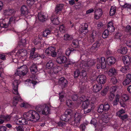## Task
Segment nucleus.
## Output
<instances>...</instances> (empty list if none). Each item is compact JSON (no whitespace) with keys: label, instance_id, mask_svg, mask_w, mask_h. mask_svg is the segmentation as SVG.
Wrapping results in <instances>:
<instances>
[{"label":"nucleus","instance_id":"obj_58","mask_svg":"<svg viewBox=\"0 0 131 131\" xmlns=\"http://www.w3.org/2000/svg\"><path fill=\"white\" fill-rule=\"evenodd\" d=\"M73 50V49H71L70 48L67 49L66 51V55L67 56H69L71 53V52Z\"/></svg>","mask_w":131,"mask_h":131},{"label":"nucleus","instance_id":"obj_1","mask_svg":"<svg viewBox=\"0 0 131 131\" xmlns=\"http://www.w3.org/2000/svg\"><path fill=\"white\" fill-rule=\"evenodd\" d=\"M24 118H26L27 120L33 122H37L39 119V114L36 111L30 110L27 112L23 114Z\"/></svg>","mask_w":131,"mask_h":131},{"label":"nucleus","instance_id":"obj_30","mask_svg":"<svg viewBox=\"0 0 131 131\" xmlns=\"http://www.w3.org/2000/svg\"><path fill=\"white\" fill-rule=\"evenodd\" d=\"M122 7L127 10L129 14H131V5L126 3L123 5H121Z\"/></svg>","mask_w":131,"mask_h":131},{"label":"nucleus","instance_id":"obj_2","mask_svg":"<svg viewBox=\"0 0 131 131\" xmlns=\"http://www.w3.org/2000/svg\"><path fill=\"white\" fill-rule=\"evenodd\" d=\"M9 18L8 22H6L7 19H1L0 21H2V23H0V25L1 27L2 28H6L11 23H14L16 21H17L19 20L17 19V17L16 15H14L8 17Z\"/></svg>","mask_w":131,"mask_h":131},{"label":"nucleus","instance_id":"obj_50","mask_svg":"<svg viewBox=\"0 0 131 131\" xmlns=\"http://www.w3.org/2000/svg\"><path fill=\"white\" fill-rule=\"evenodd\" d=\"M100 41H97L94 43L93 45L91 48L93 49H94L96 48L99 47L100 45Z\"/></svg>","mask_w":131,"mask_h":131},{"label":"nucleus","instance_id":"obj_55","mask_svg":"<svg viewBox=\"0 0 131 131\" xmlns=\"http://www.w3.org/2000/svg\"><path fill=\"white\" fill-rule=\"evenodd\" d=\"M11 116L9 115H3L2 118H3L5 121H8L10 120Z\"/></svg>","mask_w":131,"mask_h":131},{"label":"nucleus","instance_id":"obj_36","mask_svg":"<svg viewBox=\"0 0 131 131\" xmlns=\"http://www.w3.org/2000/svg\"><path fill=\"white\" fill-rule=\"evenodd\" d=\"M30 70L31 72L33 74L35 73L37 71V69L36 65L34 64L30 68Z\"/></svg>","mask_w":131,"mask_h":131},{"label":"nucleus","instance_id":"obj_21","mask_svg":"<svg viewBox=\"0 0 131 131\" xmlns=\"http://www.w3.org/2000/svg\"><path fill=\"white\" fill-rule=\"evenodd\" d=\"M50 112L49 108L46 105L43 106L40 114L47 115Z\"/></svg>","mask_w":131,"mask_h":131},{"label":"nucleus","instance_id":"obj_40","mask_svg":"<svg viewBox=\"0 0 131 131\" xmlns=\"http://www.w3.org/2000/svg\"><path fill=\"white\" fill-rule=\"evenodd\" d=\"M87 99L86 97L84 96L83 95L78 99L77 102L79 104H80L81 102H84V101L87 100Z\"/></svg>","mask_w":131,"mask_h":131},{"label":"nucleus","instance_id":"obj_7","mask_svg":"<svg viewBox=\"0 0 131 131\" xmlns=\"http://www.w3.org/2000/svg\"><path fill=\"white\" fill-rule=\"evenodd\" d=\"M94 102H90L88 99L83 102L82 107L84 109V113H88L91 111L92 109L94 107Z\"/></svg>","mask_w":131,"mask_h":131},{"label":"nucleus","instance_id":"obj_56","mask_svg":"<svg viewBox=\"0 0 131 131\" xmlns=\"http://www.w3.org/2000/svg\"><path fill=\"white\" fill-rule=\"evenodd\" d=\"M117 89V87L116 86H112L110 89V91L111 93L115 92Z\"/></svg>","mask_w":131,"mask_h":131},{"label":"nucleus","instance_id":"obj_61","mask_svg":"<svg viewBox=\"0 0 131 131\" xmlns=\"http://www.w3.org/2000/svg\"><path fill=\"white\" fill-rule=\"evenodd\" d=\"M111 81L114 84H116L117 82V80L115 77L112 78L111 79Z\"/></svg>","mask_w":131,"mask_h":131},{"label":"nucleus","instance_id":"obj_3","mask_svg":"<svg viewBox=\"0 0 131 131\" xmlns=\"http://www.w3.org/2000/svg\"><path fill=\"white\" fill-rule=\"evenodd\" d=\"M72 111L73 113L71 116L70 118H72V120L70 124L75 126H77L79 125L82 115L80 113H75L74 111L73 110Z\"/></svg>","mask_w":131,"mask_h":131},{"label":"nucleus","instance_id":"obj_39","mask_svg":"<svg viewBox=\"0 0 131 131\" xmlns=\"http://www.w3.org/2000/svg\"><path fill=\"white\" fill-rule=\"evenodd\" d=\"M116 73V69L114 68H112L110 69L108 72V74L110 76H112Z\"/></svg>","mask_w":131,"mask_h":131},{"label":"nucleus","instance_id":"obj_52","mask_svg":"<svg viewBox=\"0 0 131 131\" xmlns=\"http://www.w3.org/2000/svg\"><path fill=\"white\" fill-rule=\"evenodd\" d=\"M72 45L74 48H77L79 45V41L77 40H73L72 42Z\"/></svg>","mask_w":131,"mask_h":131},{"label":"nucleus","instance_id":"obj_59","mask_svg":"<svg viewBox=\"0 0 131 131\" xmlns=\"http://www.w3.org/2000/svg\"><path fill=\"white\" fill-rule=\"evenodd\" d=\"M52 29L51 28H46L43 31V33H50L52 31Z\"/></svg>","mask_w":131,"mask_h":131},{"label":"nucleus","instance_id":"obj_62","mask_svg":"<svg viewBox=\"0 0 131 131\" xmlns=\"http://www.w3.org/2000/svg\"><path fill=\"white\" fill-rule=\"evenodd\" d=\"M131 81L126 79L123 82V84L124 85H126L129 84Z\"/></svg>","mask_w":131,"mask_h":131},{"label":"nucleus","instance_id":"obj_24","mask_svg":"<svg viewBox=\"0 0 131 131\" xmlns=\"http://www.w3.org/2000/svg\"><path fill=\"white\" fill-rule=\"evenodd\" d=\"M122 59L124 64H127V65L130 64L131 61V57L127 56L123 57Z\"/></svg>","mask_w":131,"mask_h":131},{"label":"nucleus","instance_id":"obj_16","mask_svg":"<svg viewBox=\"0 0 131 131\" xmlns=\"http://www.w3.org/2000/svg\"><path fill=\"white\" fill-rule=\"evenodd\" d=\"M98 81L100 83V84H104L106 81V78L104 75H100L98 76L97 78Z\"/></svg>","mask_w":131,"mask_h":131},{"label":"nucleus","instance_id":"obj_45","mask_svg":"<svg viewBox=\"0 0 131 131\" xmlns=\"http://www.w3.org/2000/svg\"><path fill=\"white\" fill-rule=\"evenodd\" d=\"M106 115V114H103L104 117L102 119V121L103 122L107 123L109 122V118L110 117V115L107 116Z\"/></svg>","mask_w":131,"mask_h":131},{"label":"nucleus","instance_id":"obj_53","mask_svg":"<svg viewBox=\"0 0 131 131\" xmlns=\"http://www.w3.org/2000/svg\"><path fill=\"white\" fill-rule=\"evenodd\" d=\"M38 0H27V5L30 6L32 5L34 2L36 1H37Z\"/></svg>","mask_w":131,"mask_h":131},{"label":"nucleus","instance_id":"obj_42","mask_svg":"<svg viewBox=\"0 0 131 131\" xmlns=\"http://www.w3.org/2000/svg\"><path fill=\"white\" fill-rule=\"evenodd\" d=\"M54 65L53 61L52 60H49L47 63L46 65V67L48 69L51 68Z\"/></svg>","mask_w":131,"mask_h":131},{"label":"nucleus","instance_id":"obj_41","mask_svg":"<svg viewBox=\"0 0 131 131\" xmlns=\"http://www.w3.org/2000/svg\"><path fill=\"white\" fill-rule=\"evenodd\" d=\"M26 41L25 39H23L19 41L18 43V45L23 47L25 46L26 44Z\"/></svg>","mask_w":131,"mask_h":131},{"label":"nucleus","instance_id":"obj_38","mask_svg":"<svg viewBox=\"0 0 131 131\" xmlns=\"http://www.w3.org/2000/svg\"><path fill=\"white\" fill-rule=\"evenodd\" d=\"M54 50V48L52 47H51L47 49L45 51V53L49 55H50L51 53V52L53 51Z\"/></svg>","mask_w":131,"mask_h":131},{"label":"nucleus","instance_id":"obj_25","mask_svg":"<svg viewBox=\"0 0 131 131\" xmlns=\"http://www.w3.org/2000/svg\"><path fill=\"white\" fill-rule=\"evenodd\" d=\"M16 95H17L18 96L14 97L13 98V105L15 106L16 105L18 101H19L21 102L23 100L19 93L18 94H17Z\"/></svg>","mask_w":131,"mask_h":131},{"label":"nucleus","instance_id":"obj_5","mask_svg":"<svg viewBox=\"0 0 131 131\" xmlns=\"http://www.w3.org/2000/svg\"><path fill=\"white\" fill-rule=\"evenodd\" d=\"M73 113L72 110L70 109L66 110L64 114L62 115L60 117L61 119L63 121L68 122L70 124L72 120V118H70L71 116Z\"/></svg>","mask_w":131,"mask_h":131},{"label":"nucleus","instance_id":"obj_19","mask_svg":"<svg viewBox=\"0 0 131 131\" xmlns=\"http://www.w3.org/2000/svg\"><path fill=\"white\" fill-rule=\"evenodd\" d=\"M67 61V58L65 56H61L57 58L56 59L57 62L59 64L64 63Z\"/></svg>","mask_w":131,"mask_h":131},{"label":"nucleus","instance_id":"obj_47","mask_svg":"<svg viewBox=\"0 0 131 131\" xmlns=\"http://www.w3.org/2000/svg\"><path fill=\"white\" fill-rule=\"evenodd\" d=\"M120 97V96L118 94H117L116 95L115 99L113 102L114 105H116L117 104Z\"/></svg>","mask_w":131,"mask_h":131},{"label":"nucleus","instance_id":"obj_49","mask_svg":"<svg viewBox=\"0 0 131 131\" xmlns=\"http://www.w3.org/2000/svg\"><path fill=\"white\" fill-rule=\"evenodd\" d=\"M116 8L115 6H112L110 9V15L111 16L114 15L116 12Z\"/></svg>","mask_w":131,"mask_h":131},{"label":"nucleus","instance_id":"obj_43","mask_svg":"<svg viewBox=\"0 0 131 131\" xmlns=\"http://www.w3.org/2000/svg\"><path fill=\"white\" fill-rule=\"evenodd\" d=\"M109 87L107 86L105 87L104 89L101 91V94L103 96H104L106 95L107 92L108 91Z\"/></svg>","mask_w":131,"mask_h":131},{"label":"nucleus","instance_id":"obj_23","mask_svg":"<svg viewBox=\"0 0 131 131\" xmlns=\"http://www.w3.org/2000/svg\"><path fill=\"white\" fill-rule=\"evenodd\" d=\"M39 20L40 21L43 22L47 19L48 17V15L47 14L44 15L43 13L41 12L39 13L38 15Z\"/></svg>","mask_w":131,"mask_h":131},{"label":"nucleus","instance_id":"obj_20","mask_svg":"<svg viewBox=\"0 0 131 131\" xmlns=\"http://www.w3.org/2000/svg\"><path fill=\"white\" fill-rule=\"evenodd\" d=\"M50 19L52 23L54 25H58L60 23L58 18H57L56 16L54 15V14L52 15Z\"/></svg>","mask_w":131,"mask_h":131},{"label":"nucleus","instance_id":"obj_33","mask_svg":"<svg viewBox=\"0 0 131 131\" xmlns=\"http://www.w3.org/2000/svg\"><path fill=\"white\" fill-rule=\"evenodd\" d=\"M84 69L82 70L81 73L80 74V76L81 77H82L83 79L85 80L87 79V78L86 76V71L88 70L86 69H85L84 68H83Z\"/></svg>","mask_w":131,"mask_h":131},{"label":"nucleus","instance_id":"obj_17","mask_svg":"<svg viewBox=\"0 0 131 131\" xmlns=\"http://www.w3.org/2000/svg\"><path fill=\"white\" fill-rule=\"evenodd\" d=\"M28 121L24 118H20L18 119L16 121V124L25 125L27 124Z\"/></svg>","mask_w":131,"mask_h":131},{"label":"nucleus","instance_id":"obj_44","mask_svg":"<svg viewBox=\"0 0 131 131\" xmlns=\"http://www.w3.org/2000/svg\"><path fill=\"white\" fill-rule=\"evenodd\" d=\"M72 36L68 33L65 34L64 35V39L65 40H70L72 39Z\"/></svg>","mask_w":131,"mask_h":131},{"label":"nucleus","instance_id":"obj_46","mask_svg":"<svg viewBox=\"0 0 131 131\" xmlns=\"http://www.w3.org/2000/svg\"><path fill=\"white\" fill-rule=\"evenodd\" d=\"M53 70L54 73H57L59 72L61 70L62 68L59 66H56L53 68Z\"/></svg>","mask_w":131,"mask_h":131},{"label":"nucleus","instance_id":"obj_26","mask_svg":"<svg viewBox=\"0 0 131 131\" xmlns=\"http://www.w3.org/2000/svg\"><path fill=\"white\" fill-rule=\"evenodd\" d=\"M116 59L114 57H108L107 59V64L109 65L113 64L116 62Z\"/></svg>","mask_w":131,"mask_h":131},{"label":"nucleus","instance_id":"obj_10","mask_svg":"<svg viewBox=\"0 0 131 131\" xmlns=\"http://www.w3.org/2000/svg\"><path fill=\"white\" fill-rule=\"evenodd\" d=\"M97 69L101 68L102 69L105 68L106 67V63L105 59L104 57H102L100 59L97 60Z\"/></svg>","mask_w":131,"mask_h":131},{"label":"nucleus","instance_id":"obj_22","mask_svg":"<svg viewBox=\"0 0 131 131\" xmlns=\"http://www.w3.org/2000/svg\"><path fill=\"white\" fill-rule=\"evenodd\" d=\"M102 88V84H101L98 83L93 85V90L95 93H97L100 91Z\"/></svg>","mask_w":131,"mask_h":131},{"label":"nucleus","instance_id":"obj_15","mask_svg":"<svg viewBox=\"0 0 131 131\" xmlns=\"http://www.w3.org/2000/svg\"><path fill=\"white\" fill-rule=\"evenodd\" d=\"M102 14V10L101 9H97L95 12L94 18L96 20L99 19L101 16Z\"/></svg>","mask_w":131,"mask_h":131},{"label":"nucleus","instance_id":"obj_54","mask_svg":"<svg viewBox=\"0 0 131 131\" xmlns=\"http://www.w3.org/2000/svg\"><path fill=\"white\" fill-rule=\"evenodd\" d=\"M43 107V106L38 105L36 106L35 107V109L40 114L41 113V112L42 111Z\"/></svg>","mask_w":131,"mask_h":131},{"label":"nucleus","instance_id":"obj_6","mask_svg":"<svg viewBox=\"0 0 131 131\" xmlns=\"http://www.w3.org/2000/svg\"><path fill=\"white\" fill-rule=\"evenodd\" d=\"M16 48L14 49L12 51L8 53L9 55L11 56L13 59H14L15 57L16 58L17 57H19L20 58V57H23L26 56L27 54V52L26 50L22 49L19 50L16 53V54H14V53H15L16 51Z\"/></svg>","mask_w":131,"mask_h":131},{"label":"nucleus","instance_id":"obj_32","mask_svg":"<svg viewBox=\"0 0 131 131\" xmlns=\"http://www.w3.org/2000/svg\"><path fill=\"white\" fill-rule=\"evenodd\" d=\"M67 30V29L64 27V25H62L60 26L59 28V30H57L55 33H58L59 32H64Z\"/></svg>","mask_w":131,"mask_h":131},{"label":"nucleus","instance_id":"obj_14","mask_svg":"<svg viewBox=\"0 0 131 131\" xmlns=\"http://www.w3.org/2000/svg\"><path fill=\"white\" fill-rule=\"evenodd\" d=\"M20 11L21 15L24 16L26 17H27V15L29 13L27 7L25 5H23L21 7Z\"/></svg>","mask_w":131,"mask_h":131},{"label":"nucleus","instance_id":"obj_37","mask_svg":"<svg viewBox=\"0 0 131 131\" xmlns=\"http://www.w3.org/2000/svg\"><path fill=\"white\" fill-rule=\"evenodd\" d=\"M115 30V28L113 26H110L107 27V29L105 30L104 33L112 32H113Z\"/></svg>","mask_w":131,"mask_h":131},{"label":"nucleus","instance_id":"obj_8","mask_svg":"<svg viewBox=\"0 0 131 131\" xmlns=\"http://www.w3.org/2000/svg\"><path fill=\"white\" fill-rule=\"evenodd\" d=\"M27 72L28 69L27 66L26 65H23L18 67L15 74L20 77L23 76L25 75Z\"/></svg>","mask_w":131,"mask_h":131},{"label":"nucleus","instance_id":"obj_48","mask_svg":"<svg viewBox=\"0 0 131 131\" xmlns=\"http://www.w3.org/2000/svg\"><path fill=\"white\" fill-rule=\"evenodd\" d=\"M120 97V98L124 101L128 100L129 98V96L126 94L122 95Z\"/></svg>","mask_w":131,"mask_h":131},{"label":"nucleus","instance_id":"obj_51","mask_svg":"<svg viewBox=\"0 0 131 131\" xmlns=\"http://www.w3.org/2000/svg\"><path fill=\"white\" fill-rule=\"evenodd\" d=\"M125 111L123 109H122L117 112L116 113V114L117 116L120 118L122 116V114L125 113Z\"/></svg>","mask_w":131,"mask_h":131},{"label":"nucleus","instance_id":"obj_34","mask_svg":"<svg viewBox=\"0 0 131 131\" xmlns=\"http://www.w3.org/2000/svg\"><path fill=\"white\" fill-rule=\"evenodd\" d=\"M129 69V66L127 65H125L124 66L121 68L120 71L123 73H125L127 72Z\"/></svg>","mask_w":131,"mask_h":131},{"label":"nucleus","instance_id":"obj_11","mask_svg":"<svg viewBox=\"0 0 131 131\" xmlns=\"http://www.w3.org/2000/svg\"><path fill=\"white\" fill-rule=\"evenodd\" d=\"M20 83V81L17 80H16L15 78L14 79L13 81V92L15 94H18V85Z\"/></svg>","mask_w":131,"mask_h":131},{"label":"nucleus","instance_id":"obj_12","mask_svg":"<svg viewBox=\"0 0 131 131\" xmlns=\"http://www.w3.org/2000/svg\"><path fill=\"white\" fill-rule=\"evenodd\" d=\"M58 81V84L62 88L66 86L67 83V80L63 77H62L60 78L59 80L56 79L54 81L55 83L56 84L58 83L57 82Z\"/></svg>","mask_w":131,"mask_h":131},{"label":"nucleus","instance_id":"obj_27","mask_svg":"<svg viewBox=\"0 0 131 131\" xmlns=\"http://www.w3.org/2000/svg\"><path fill=\"white\" fill-rule=\"evenodd\" d=\"M64 5L62 4H57L55 8V12L57 14L59 13L62 10L64 7Z\"/></svg>","mask_w":131,"mask_h":131},{"label":"nucleus","instance_id":"obj_57","mask_svg":"<svg viewBox=\"0 0 131 131\" xmlns=\"http://www.w3.org/2000/svg\"><path fill=\"white\" fill-rule=\"evenodd\" d=\"M80 75V71L79 70H77L74 72V77L75 78H77Z\"/></svg>","mask_w":131,"mask_h":131},{"label":"nucleus","instance_id":"obj_63","mask_svg":"<svg viewBox=\"0 0 131 131\" xmlns=\"http://www.w3.org/2000/svg\"><path fill=\"white\" fill-rule=\"evenodd\" d=\"M78 97V96L77 95L74 94L72 96V99L73 101H77Z\"/></svg>","mask_w":131,"mask_h":131},{"label":"nucleus","instance_id":"obj_18","mask_svg":"<svg viewBox=\"0 0 131 131\" xmlns=\"http://www.w3.org/2000/svg\"><path fill=\"white\" fill-rule=\"evenodd\" d=\"M88 25L86 23H83L80 27L79 30L81 33L85 32L87 33L88 32L87 28Z\"/></svg>","mask_w":131,"mask_h":131},{"label":"nucleus","instance_id":"obj_64","mask_svg":"<svg viewBox=\"0 0 131 131\" xmlns=\"http://www.w3.org/2000/svg\"><path fill=\"white\" fill-rule=\"evenodd\" d=\"M91 124L93 125L94 126H95V125L97 124V121L94 118H93L91 121Z\"/></svg>","mask_w":131,"mask_h":131},{"label":"nucleus","instance_id":"obj_4","mask_svg":"<svg viewBox=\"0 0 131 131\" xmlns=\"http://www.w3.org/2000/svg\"><path fill=\"white\" fill-rule=\"evenodd\" d=\"M110 106L108 103L100 105L98 107L97 111L99 113H103V114H106V116L110 115L111 114L108 111L110 110Z\"/></svg>","mask_w":131,"mask_h":131},{"label":"nucleus","instance_id":"obj_9","mask_svg":"<svg viewBox=\"0 0 131 131\" xmlns=\"http://www.w3.org/2000/svg\"><path fill=\"white\" fill-rule=\"evenodd\" d=\"M95 60L93 59H91L87 62L82 61L80 64L81 68H84L85 69H88L90 67L94 65L95 63Z\"/></svg>","mask_w":131,"mask_h":131},{"label":"nucleus","instance_id":"obj_13","mask_svg":"<svg viewBox=\"0 0 131 131\" xmlns=\"http://www.w3.org/2000/svg\"><path fill=\"white\" fill-rule=\"evenodd\" d=\"M16 11L14 9L9 8L4 11V14L5 18H7L14 15Z\"/></svg>","mask_w":131,"mask_h":131},{"label":"nucleus","instance_id":"obj_35","mask_svg":"<svg viewBox=\"0 0 131 131\" xmlns=\"http://www.w3.org/2000/svg\"><path fill=\"white\" fill-rule=\"evenodd\" d=\"M127 49L126 47H123L118 50V52L122 54H125L127 52Z\"/></svg>","mask_w":131,"mask_h":131},{"label":"nucleus","instance_id":"obj_31","mask_svg":"<svg viewBox=\"0 0 131 131\" xmlns=\"http://www.w3.org/2000/svg\"><path fill=\"white\" fill-rule=\"evenodd\" d=\"M36 79V77L34 75L30 79L27 80L26 81L28 82L29 83H31L33 84V85L34 86L37 83Z\"/></svg>","mask_w":131,"mask_h":131},{"label":"nucleus","instance_id":"obj_29","mask_svg":"<svg viewBox=\"0 0 131 131\" xmlns=\"http://www.w3.org/2000/svg\"><path fill=\"white\" fill-rule=\"evenodd\" d=\"M41 38L40 37H38L35 38L33 41L34 45H37L38 47H40L42 46L41 44Z\"/></svg>","mask_w":131,"mask_h":131},{"label":"nucleus","instance_id":"obj_60","mask_svg":"<svg viewBox=\"0 0 131 131\" xmlns=\"http://www.w3.org/2000/svg\"><path fill=\"white\" fill-rule=\"evenodd\" d=\"M66 104L67 106L69 107H72V101L70 100H67L66 101Z\"/></svg>","mask_w":131,"mask_h":131},{"label":"nucleus","instance_id":"obj_28","mask_svg":"<svg viewBox=\"0 0 131 131\" xmlns=\"http://www.w3.org/2000/svg\"><path fill=\"white\" fill-rule=\"evenodd\" d=\"M35 50V49L34 48H32L31 50L30 55V58L31 59L33 58L34 59H35L37 58H40V57H38V54H36V53H34Z\"/></svg>","mask_w":131,"mask_h":131}]
</instances>
